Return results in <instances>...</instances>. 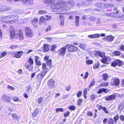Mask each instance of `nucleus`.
Segmentation results:
<instances>
[{"mask_svg":"<svg viewBox=\"0 0 124 124\" xmlns=\"http://www.w3.org/2000/svg\"><path fill=\"white\" fill-rule=\"evenodd\" d=\"M34 63L33 60L31 58H30L28 61L26 63L25 67L29 70H32L33 69L32 65Z\"/></svg>","mask_w":124,"mask_h":124,"instance_id":"2","label":"nucleus"},{"mask_svg":"<svg viewBox=\"0 0 124 124\" xmlns=\"http://www.w3.org/2000/svg\"><path fill=\"white\" fill-rule=\"evenodd\" d=\"M65 47H62L59 50L58 53L60 54H65L66 53V51Z\"/></svg>","mask_w":124,"mask_h":124,"instance_id":"11","label":"nucleus"},{"mask_svg":"<svg viewBox=\"0 0 124 124\" xmlns=\"http://www.w3.org/2000/svg\"><path fill=\"white\" fill-rule=\"evenodd\" d=\"M25 32L27 36L31 37L33 35L32 31L29 27H27L25 28Z\"/></svg>","mask_w":124,"mask_h":124,"instance_id":"3","label":"nucleus"},{"mask_svg":"<svg viewBox=\"0 0 124 124\" xmlns=\"http://www.w3.org/2000/svg\"><path fill=\"white\" fill-rule=\"evenodd\" d=\"M75 18V24L77 26L78 25L79 21V17L78 16H76Z\"/></svg>","mask_w":124,"mask_h":124,"instance_id":"26","label":"nucleus"},{"mask_svg":"<svg viewBox=\"0 0 124 124\" xmlns=\"http://www.w3.org/2000/svg\"><path fill=\"white\" fill-rule=\"evenodd\" d=\"M47 65L48 66L51 67L52 65V61L51 59L49 60L47 62Z\"/></svg>","mask_w":124,"mask_h":124,"instance_id":"38","label":"nucleus"},{"mask_svg":"<svg viewBox=\"0 0 124 124\" xmlns=\"http://www.w3.org/2000/svg\"><path fill=\"white\" fill-rule=\"evenodd\" d=\"M120 118L121 121H123L124 120V116L123 115H121L120 117Z\"/></svg>","mask_w":124,"mask_h":124,"instance_id":"62","label":"nucleus"},{"mask_svg":"<svg viewBox=\"0 0 124 124\" xmlns=\"http://www.w3.org/2000/svg\"><path fill=\"white\" fill-rule=\"evenodd\" d=\"M17 47V45H13L10 46V47L12 49H16Z\"/></svg>","mask_w":124,"mask_h":124,"instance_id":"56","label":"nucleus"},{"mask_svg":"<svg viewBox=\"0 0 124 124\" xmlns=\"http://www.w3.org/2000/svg\"><path fill=\"white\" fill-rule=\"evenodd\" d=\"M7 88L11 89L12 90H13L15 89V88L14 87L8 85V86L7 87Z\"/></svg>","mask_w":124,"mask_h":124,"instance_id":"61","label":"nucleus"},{"mask_svg":"<svg viewBox=\"0 0 124 124\" xmlns=\"http://www.w3.org/2000/svg\"><path fill=\"white\" fill-rule=\"evenodd\" d=\"M102 77L103 79L105 80H107L108 78V75L106 73H104L102 74Z\"/></svg>","mask_w":124,"mask_h":124,"instance_id":"28","label":"nucleus"},{"mask_svg":"<svg viewBox=\"0 0 124 124\" xmlns=\"http://www.w3.org/2000/svg\"><path fill=\"white\" fill-rule=\"evenodd\" d=\"M13 100L14 101H17L18 100V98L17 97H14L13 98Z\"/></svg>","mask_w":124,"mask_h":124,"instance_id":"64","label":"nucleus"},{"mask_svg":"<svg viewBox=\"0 0 124 124\" xmlns=\"http://www.w3.org/2000/svg\"><path fill=\"white\" fill-rule=\"evenodd\" d=\"M45 19L47 20H48L51 19V17L50 16H48L47 15L45 16Z\"/></svg>","mask_w":124,"mask_h":124,"instance_id":"47","label":"nucleus"},{"mask_svg":"<svg viewBox=\"0 0 124 124\" xmlns=\"http://www.w3.org/2000/svg\"><path fill=\"white\" fill-rule=\"evenodd\" d=\"M57 46L56 45H54L51 46V50L52 52L55 51V49L56 48Z\"/></svg>","mask_w":124,"mask_h":124,"instance_id":"35","label":"nucleus"},{"mask_svg":"<svg viewBox=\"0 0 124 124\" xmlns=\"http://www.w3.org/2000/svg\"><path fill=\"white\" fill-rule=\"evenodd\" d=\"M2 21L8 22V23H10L11 22V16H5L2 18L1 20Z\"/></svg>","mask_w":124,"mask_h":124,"instance_id":"7","label":"nucleus"},{"mask_svg":"<svg viewBox=\"0 0 124 124\" xmlns=\"http://www.w3.org/2000/svg\"><path fill=\"white\" fill-rule=\"evenodd\" d=\"M100 36V35L99 34H96L89 35L88 36V37L91 38H99Z\"/></svg>","mask_w":124,"mask_h":124,"instance_id":"21","label":"nucleus"},{"mask_svg":"<svg viewBox=\"0 0 124 124\" xmlns=\"http://www.w3.org/2000/svg\"><path fill=\"white\" fill-rule=\"evenodd\" d=\"M90 19L92 21L95 22L96 20V18L94 17H91L90 18Z\"/></svg>","mask_w":124,"mask_h":124,"instance_id":"55","label":"nucleus"},{"mask_svg":"<svg viewBox=\"0 0 124 124\" xmlns=\"http://www.w3.org/2000/svg\"><path fill=\"white\" fill-rule=\"evenodd\" d=\"M103 110L106 113H108V111L105 107H103Z\"/></svg>","mask_w":124,"mask_h":124,"instance_id":"59","label":"nucleus"},{"mask_svg":"<svg viewBox=\"0 0 124 124\" xmlns=\"http://www.w3.org/2000/svg\"><path fill=\"white\" fill-rule=\"evenodd\" d=\"M96 96V95H92L91 96L90 98L91 100H93L95 99Z\"/></svg>","mask_w":124,"mask_h":124,"instance_id":"54","label":"nucleus"},{"mask_svg":"<svg viewBox=\"0 0 124 124\" xmlns=\"http://www.w3.org/2000/svg\"><path fill=\"white\" fill-rule=\"evenodd\" d=\"M60 26H62L64 24V17L62 18H60Z\"/></svg>","mask_w":124,"mask_h":124,"instance_id":"30","label":"nucleus"},{"mask_svg":"<svg viewBox=\"0 0 124 124\" xmlns=\"http://www.w3.org/2000/svg\"><path fill=\"white\" fill-rule=\"evenodd\" d=\"M114 38V37L110 35L104 38V40L105 41L107 40L109 41H112L113 40Z\"/></svg>","mask_w":124,"mask_h":124,"instance_id":"12","label":"nucleus"},{"mask_svg":"<svg viewBox=\"0 0 124 124\" xmlns=\"http://www.w3.org/2000/svg\"><path fill=\"white\" fill-rule=\"evenodd\" d=\"M7 98L8 97L5 94H3L1 97L2 100L4 101H7Z\"/></svg>","mask_w":124,"mask_h":124,"instance_id":"32","label":"nucleus"},{"mask_svg":"<svg viewBox=\"0 0 124 124\" xmlns=\"http://www.w3.org/2000/svg\"><path fill=\"white\" fill-rule=\"evenodd\" d=\"M18 35L19 39L21 40H22L23 39V36L22 31L20 30L18 31Z\"/></svg>","mask_w":124,"mask_h":124,"instance_id":"16","label":"nucleus"},{"mask_svg":"<svg viewBox=\"0 0 124 124\" xmlns=\"http://www.w3.org/2000/svg\"><path fill=\"white\" fill-rule=\"evenodd\" d=\"M39 109L38 108L35 109L34 112L32 114V116L33 117L36 116L38 114H39Z\"/></svg>","mask_w":124,"mask_h":124,"instance_id":"24","label":"nucleus"},{"mask_svg":"<svg viewBox=\"0 0 124 124\" xmlns=\"http://www.w3.org/2000/svg\"><path fill=\"white\" fill-rule=\"evenodd\" d=\"M104 6L103 7L104 8H109L110 7H112L113 6V5H112L111 4H104Z\"/></svg>","mask_w":124,"mask_h":124,"instance_id":"31","label":"nucleus"},{"mask_svg":"<svg viewBox=\"0 0 124 124\" xmlns=\"http://www.w3.org/2000/svg\"><path fill=\"white\" fill-rule=\"evenodd\" d=\"M67 2H61L52 5L51 8H52V11L55 13H58L63 11H69L70 8L66 6Z\"/></svg>","mask_w":124,"mask_h":124,"instance_id":"1","label":"nucleus"},{"mask_svg":"<svg viewBox=\"0 0 124 124\" xmlns=\"http://www.w3.org/2000/svg\"><path fill=\"white\" fill-rule=\"evenodd\" d=\"M68 95H63L62 97V100H64L66 99V98H68Z\"/></svg>","mask_w":124,"mask_h":124,"instance_id":"50","label":"nucleus"},{"mask_svg":"<svg viewBox=\"0 0 124 124\" xmlns=\"http://www.w3.org/2000/svg\"><path fill=\"white\" fill-rule=\"evenodd\" d=\"M28 1L29 4L32 5L33 4V1L32 0H28Z\"/></svg>","mask_w":124,"mask_h":124,"instance_id":"60","label":"nucleus"},{"mask_svg":"<svg viewBox=\"0 0 124 124\" xmlns=\"http://www.w3.org/2000/svg\"><path fill=\"white\" fill-rule=\"evenodd\" d=\"M26 91L27 92H29L31 89V87L30 85H28L26 87Z\"/></svg>","mask_w":124,"mask_h":124,"instance_id":"48","label":"nucleus"},{"mask_svg":"<svg viewBox=\"0 0 124 124\" xmlns=\"http://www.w3.org/2000/svg\"><path fill=\"white\" fill-rule=\"evenodd\" d=\"M95 6L101 8H103L104 5V4H103L101 3H99L96 4H95Z\"/></svg>","mask_w":124,"mask_h":124,"instance_id":"27","label":"nucleus"},{"mask_svg":"<svg viewBox=\"0 0 124 124\" xmlns=\"http://www.w3.org/2000/svg\"><path fill=\"white\" fill-rule=\"evenodd\" d=\"M13 53H12V54H23V52L22 51Z\"/></svg>","mask_w":124,"mask_h":124,"instance_id":"43","label":"nucleus"},{"mask_svg":"<svg viewBox=\"0 0 124 124\" xmlns=\"http://www.w3.org/2000/svg\"><path fill=\"white\" fill-rule=\"evenodd\" d=\"M42 72L43 73H46L48 70L47 68H46V65L45 63L43 64L42 67Z\"/></svg>","mask_w":124,"mask_h":124,"instance_id":"19","label":"nucleus"},{"mask_svg":"<svg viewBox=\"0 0 124 124\" xmlns=\"http://www.w3.org/2000/svg\"><path fill=\"white\" fill-rule=\"evenodd\" d=\"M11 16V22L14 20H16L19 18L18 16L17 15H13L10 16Z\"/></svg>","mask_w":124,"mask_h":124,"instance_id":"23","label":"nucleus"},{"mask_svg":"<svg viewBox=\"0 0 124 124\" xmlns=\"http://www.w3.org/2000/svg\"><path fill=\"white\" fill-rule=\"evenodd\" d=\"M105 98L106 100L109 101L115 99L116 97L115 95L113 94L108 96L105 97Z\"/></svg>","mask_w":124,"mask_h":124,"instance_id":"14","label":"nucleus"},{"mask_svg":"<svg viewBox=\"0 0 124 124\" xmlns=\"http://www.w3.org/2000/svg\"><path fill=\"white\" fill-rule=\"evenodd\" d=\"M119 118V116L118 115H117L116 116H115L114 117V121L116 122H117V120Z\"/></svg>","mask_w":124,"mask_h":124,"instance_id":"46","label":"nucleus"},{"mask_svg":"<svg viewBox=\"0 0 124 124\" xmlns=\"http://www.w3.org/2000/svg\"><path fill=\"white\" fill-rule=\"evenodd\" d=\"M15 35V31L14 29H11L10 31V35L12 39H13Z\"/></svg>","mask_w":124,"mask_h":124,"instance_id":"18","label":"nucleus"},{"mask_svg":"<svg viewBox=\"0 0 124 124\" xmlns=\"http://www.w3.org/2000/svg\"><path fill=\"white\" fill-rule=\"evenodd\" d=\"M44 51L45 52H46L49 51L50 46L48 44H45L43 45Z\"/></svg>","mask_w":124,"mask_h":124,"instance_id":"15","label":"nucleus"},{"mask_svg":"<svg viewBox=\"0 0 124 124\" xmlns=\"http://www.w3.org/2000/svg\"><path fill=\"white\" fill-rule=\"evenodd\" d=\"M12 117L16 119H18L19 117L16 114H12Z\"/></svg>","mask_w":124,"mask_h":124,"instance_id":"40","label":"nucleus"},{"mask_svg":"<svg viewBox=\"0 0 124 124\" xmlns=\"http://www.w3.org/2000/svg\"><path fill=\"white\" fill-rule=\"evenodd\" d=\"M106 90L104 88H102V89L100 90L98 92V93H102L103 92H104L105 93H107L106 91Z\"/></svg>","mask_w":124,"mask_h":124,"instance_id":"37","label":"nucleus"},{"mask_svg":"<svg viewBox=\"0 0 124 124\" xmlns=\"http://www.w3.org/2000/svg\"><path fill=\"white\" fill-rule=\"evenodd\" d=\"M71 87L69 85H68L65 88L66 90L68 91H69Z\"/></svg>","mask_w":124,"mask_h":124,"instance_id":"53","label":"nucleus"},{"mask_svg":"<svg viewBox=\"0 0 124 124\" xmlns=\"http://www.w3.org/2000/svg\"><path fill=\"white\" fill-rule=\"evenodd\" d=\"M82 94V92L81 91H79L77 94V96L78 97H79Z\"/></svg>","mask_w":124,"mask_h":124,"instance_id":"58","label":"nucleus"},{"mask_svg":"<svg viewBox=\"0 0 124 124\" xmlns=\"http://www.w3.org/2000/svg\"><path fill=\"white\" fill-rule=\"evenodd\" d=\"M45 19V17L43 16H41L40 19V21H39V23L41 24L43 22Z\"/></svg>","mask_w":124,"mask_h":124,"instance_id":"34","label":"nucleus"},{"mask_svg":"<svg viewBox=\"0 0 124 124\" xmlns=\"http://www.w3.org/2000/svg\"><path fill=\"white\" fill-rule=\"evenodd\" d=\"M118 13V12L114 13H106L105 14V15L106 16H108L115 17V15H116Z\"/></svg>","mask_w":124,"mask_h":124,"instance_id":"13","label":"nucleus"},{"mask_svg":"<svg viewBox=\"0 0 124 124\" xmlns=\"http://www.w3.org/2000/svg\"><path fill=\"white\" fill-rule=\"evenodd\" d=\"M43 100V98L42 97H40L38 99V102L39 103H40L42 102Z\"/></svg>","mask_w":124,"mask_h":124,"instance_id":"51","label":"nucleus"},{"mask_svg":"<svg viewBox=\"0 0 124 124\" xmlns=\"http://www.w3.org/2000/svg\"><path fill=\"white\" fill-rule=\"evenodd\" d=\"M97 106L98 107V109L99 110H100L101 109H103V107L101 106L100 105L98 104H97Z\"/></svg>","mask_w":124,"mask_h":124,"instance_id":"63","label":"nucleus"},{"mask_svg":"<svg viewBox=\"0 0 124 124\" xmlns=\"http://www.w3.org/2000/svg\"><path fill=\"white\" fill-rule=\"evenodd\" d=\"M90 53L93 54H105L104 53H102L101 52L97 51L96 50L91 52Z\"/></svg>","mask_w":124,"mask_h":124,"instance_id":"25","label":"nucleus"},{"mask_svg":"<svg viewBox=\"0 0 124 124\" xmlns=\"http://www.w3.org/2000/svg\"><path fill=\"white\" fill-rule=\"evenodd\" d=\"M11 9V7L9 6L2 5V11L10 10Z\"/></svg>","mask_w":124,"mask_h":124,"instance_id":"22","label":"nucleus"},{"mask_svg":"<svg viewBox=\"0 0 124 124\" xmlns=\"http://www.w3.org/2000/svg\"><path fill=\"white\" fill-rule=\"evenodd\" d=\"M69 109L71 110H74L75 109V107L74 106H71L69 107Z\"/></svg>","mask_w":124,"mask_h":124,"instance_id":"57","label":"nucleus"},{"mask_svg":"<svg viewBox=\"0 0 124 124\" xmlns=\"http://www.w3.org/2000/svg\"><path fill=\"white\" fill-rule=\"evenodd\" d=\"M124 108V103H121L119 106L118 108L119 110H122Z\"/></svg>","mask_w":124,"mask_h":124,"instance_id":"36","label":"nucleus"},{"mask_svg":"<svg viewBox=\"0 0 124 124\" xmlns=\"http://www.w3.org/2000/svg\"><path fill=\"white\" fill-rule=\"evenodd\" d=\"M64 111V109L63 108H57L56 109V112H58L59 111H60L61 112H63Z\"/></svg>","mask_w":124,"mask_h":124,"instance_id":"39","label":"nucleus"},{"mask_svg":"<svg viewBox=\"0 0 124 124\" xmlns=\"http://www.w3.org/2000/svg\"><path fill=\"white\" fill-rule=\"evenodd\" d=\"M43 1L45 3L48 4H53L54 2V0H43Z\"/></svg>","mask_w":124,"mask_h":124,"instance_id":"20","label":"nucleus"},{"mask_svg":"<svg viewBox=\"0 0 124 124\" xmlns=\"http://www.w3.org/2000/svg\"><path fill=\"white\" fill-rule=\"evenodd\" d=\"M114 121L113 120L111 119H109L108 122L109 124H113Z\"/></svg>","mask_w":124,"mask_h":124,"instance_id":"52","label":"nucleus"},{"mask_svg":"<svg viewBox=\"0 0 124 124\" xmlns=\"http://www.w3.org/2000/svg\"><path fill=\"white\" fill-rule=\"evenodd\" d=\"M79 47L82 49L84 50H86L87 48L85 45L84 44H81L79 45Z\"/></svg>","mask_w":124,"mask_h":124,"instance_id":"29","label":"nucleus"},{"mask_svg":"<svg viewBox=\"0 0 124 124\" xmlns=\"http://www.w3.org/2000/svg\"><path fill=\"white\" fill-rule=\"evenodd\" d=\"M38 19L37 18L35 17L34 18L31 20V23L33 26L36 28H37V23Z\"/></svg>","mask_w":124,"mask_h":124,"instance_id":"10","label":"nucleus"},{"mask_svg":"<svg viewBox=\"0 0 124 124\" xmlns=\"http://www.w3.org/2000/svg\"><path fill=\"white\" fill-rule=\"evenodd\" d=\"M65 47L66 48L69 47L68 51L69 52H73L76 51L77 49L76 47L69 44H67L65 46Z\"/></svg>","mask_w":124,"mask_h":124,"instance_id":"4","label":"nucleus"},{"mask_svg":"<svg viewBox=\"0 0 124 124\" xmlns=\"http://www.w3.org/2000/svg\"><path fill=\"white\" fill-rule=\"evenodd\" d=\"M95 81L94 79H93L92 82L90 84L89 88H90L91 86L95 84Z\"/></svg>","mask_w":124,"mask_h":124,"instance_id":"41","label":"nucleus"},{"mask_svg":"<svg viewBox=\"0 0 124 124\" xmlns=\"http://www.w3.org/2000/svg\"><path fill=\"white\" fill-rule=\"evenodd\" d=\"M55 82L53 79H50L48 81L47 85L50 88H53L54 86Z\"/></svg>","mask_w":124,"mask_h":124,"instance_id":"8","label":"nucleus"},{"mask_svg":"<svg viewBox=\"0 0 124 124\" xmlns=\"http://www.w3.org/2000/svg\"><path fill=\"white\" fill-rule=\"evenodd\" d=\"M99 56H100L101 57H104V58L102 59L101 60V62L102 63L104 64H108V63H107V62L108 59H109V57L104 56V55H98Z\"/></svg>","mask_w":124,"mask_h":124,"instance_id":"6","label":"nucleus"},{"mask_svg":"<svg viewBox=\"0 0 124 124\" xmlns=\"http://www.w3.org/2000/svg\"><path fill=\"white\" fill-rule=\"evenodd\" d=\"M22 55H12V56L16 58H20Z\"/></svg>","mask_w":124,"mask_h":124,"instance_id":"42","label":"nucleus"},{"mask_svg":"<svg viewBox=\"0 0 124 124\" xmlns=\"http://www.w3.org/2000/svg\"><path fill=\"white\" fill-rule=\"evenodd\" d=\"M121 64V61L117 60H116L115 61L111 63L112 66L115 67L116 65H118L119 66Z\"/></svg>","mask_w":124,"mask_h":124,"instance_id":"9","label":"nucleus"},{"mask_svg":"<svg viewBox=\"0 0 124 124\" xmlns=\"http://www.w3.org/2000/svg\"><path fill=\"white\" fill-rule=\"evenodd\" d=\"M46 74V73H43L42 72V73H40L37 75V78L39 79H42Z\"/></svg>","mask_w":124,"mask_h":124,"instance_id":"17","label":"nucleus"},{"mask_svg":"<svg viewBox=\"0 0 124 124\" xmlns=\"http://www.w3.org/2000/svg\"><path fill=\"white\" fill-rule=\"evenodd\" d=\"M35 62L36 64L38 66H40L42 64L38 60H35Z\"/></svg>","mask_w":124,"mask_h":124,"instance_id":"45","label":"nucleus"},{"mask_svg":"<svg viewBox=\"0 0 124 124\" xmlns=\"http://www.w3.org/2000/svg\"><path fill=\"white\" fill-rule=\"evenodd\" d=\"M83 100L81 99H79L78 101V105H80L82 102Z\"/></svg>","mask_w":124,"mask_h":124,"instance_id":"49","label":"nucleus"},{"mask_svg":"<svg viewBox=\"0 0 124 124\" xmlns=\"http://www.w3.org/2000/svg\"><path fill=\"white\" fill-rule=\"evenodd\" d=\"M85 62L88 65H90L93 63V61L90 60H86Z\"/></svg>","mask_w":124,"mask_h":124,"instance_id":"33","label":"nucleus"},{"mask_svg":"<svg viewBox=\"0 0 124 124\" xmlns=\"http://www.w3.org/2000/svg\"><path fill=\"white\" fill-rule=\"evenodd\" d=\"M39 13L40 14H45L46 13V11L43 10H40L39 11Z\"/></svg>","mask_w":124,"mask_h":124,"instance_id":"44","label":"nucleus"},{"mask_svg":"<svg viewBox=\"0 0 124 124\" xmlns=\"http://www.w3.org/2000/svg\"><path fill=\"white\" fill-rule=\"evenodd\" d=\"M120 80L118 79L113 78L111 80L110 83L112 85L117 86L119 85Z\"/></svg>","mask_w":124,"mask_h":124,"instance_id":"5","label":"nucleus"}]
</instances>
